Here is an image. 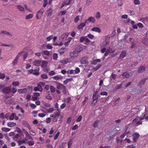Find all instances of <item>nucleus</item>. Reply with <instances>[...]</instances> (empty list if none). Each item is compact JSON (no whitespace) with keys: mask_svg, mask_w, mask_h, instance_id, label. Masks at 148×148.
<instances>
[{"mask_svg":"<svg viewBox=\"0 0 148 148\" xmlns=\"http://www.w3.org/2000/svg\"><path fill=\"white\" fill-rule=\"evenodd\" d=\"M143 110H141L137 112L138 116L142 120L144 119V117L147 114V112L148 111V107L143 106Z\"/></svg>","mask_w":148,"mask_h":148,"instance_id":"f257e3e1","label":"nucleus"},{"mask_svg":"<svg viewBox=\"0 0 148 148\" xmlns=\"http://www.w3.org/2000/svg\"><path fill=\"white\" fill-rule=\"evenodd\" d=\"M44 10L43 8H41L37 12L36 16L37 19H40L42 16Z\"/></svg>","mask_w":148,"mask_h":148,"instance_id":"f03ea898","label":"nucleus"},{"mask_svg":"<svg viewBox=\"0 0 148 148\" xmlns=\"http://www.w3.org/2000/svg\"><path fill=\"white\" fill-rule=\"evenodd\" d=\"M132 136L133 137L132 142L133 143H135L137 141V140L140 137V135L138 133L136 132L133 133L132 134Z\"/></svg>","mask_w":148,"mask_h":148,"instance_id":"7ed1b4c3","label":"nucleus"},{"mask_svg":"<svg viewBox=\"0 0 148 148\" xmlns=\"http://www.w3.org/2000/svg\"><path fill=\"white\" fill-rule=\"evenodd\" d=\"M11 87L7 86L3 89L2 92L5 94H8L11 92Z\"/></svg>","mask_w":148,"mask_h":148,"instance_id":"20e7f679","label":"nucleus"},{"mask_svg":"<svg viewBox=\"0 0 148 148\" xmlns=\"http://www.w3.org/2000/svg\"><path fill=\"white\" fill-rule=\"evenodd\" d=\"M88 57L87 56H84L80 60V62L81 64H85L88 63Z\"/></svg>","mask_w":148,"mask_h":148,"instance_id":"39448f33","label":"nucleus"},{"mask_svg":"<svg viewBox=\"0 0 148 148\" xmlns=\"http://www.w3.org/2000/svg\"><path fill=\"white\" fill-rule=\"evenodd\" d=\"M69 34L68 33H65L63 34L59 38V40L61 41L65 40L67 38Z\"/></svg>","mask_w":148,"mask_h":148,"instance_id":"423d86ee","label":"nucleus"},{"mask_svg":"<svg viewBox=\"0 0 148 148\" xmlns=\"http://www.w3.org/2000/svg\"><path fill=\"white\" fill-rule=\"evenodd\" d=\"M145 25H148V16L140 18L139 20Z\"/></svg>","mask_w":148,"mask_h":148,"instance_id":"0eeeda50","label":"nucleus"},{"mask_svg":"<svg viewBox=\"0 0 148 148\" xmlns=\"http://www.w3.org/2000/svg\"><path fill=\"white\" fill-rule=\"evenodd\" d=\"M78 54V52L75 50L73 52H70V55L71 58L74 59L77 56Z\"/></svg>","mask_w":148,"mask_h":148,"instance_id":"6e6552de","label":"nucleus"},{"mask_svg":"<svg viewBox=\"0 0 148 148\" xmlns=\"http://www.w3.org/2000/svg\"><path fill=\"white\" fill-rule=\"evenodd\" d=\"M57 88L58 89H62L64 90H65L66 89V87L64 85L59 83L57 84Z\"/></svg>","mask_w":148,"mask_h":148,"instance_id":"1a4fd4ad","label":"nucleus"},{"mask_svg":"<svg viewBox=\"0 0 148 148\" xmlns=\"http://www.w3.org/2000/svg\"><path fill=\"white\" fill-rule=\"evenodd\" d=\"M87 21V19H86L85 22L84 23L82 22L77 27V28L79 29H80L83 28L85 26L86 23V21Z\"/></svg>","mask_w":148,"mask_h":148,"instance_id":"9d476101","label":"nucleus"},{"mask_svg":"<svg viewBox=\"0 0 148 148\" xmlns=\"http://www.w3.org/2000/svg\"><path fill=\"white\" fill-rule=\"evenodd\" d=\"M41 61L40 60H35L33 62V65L36 66H39L41 64Z\"/></svg>","mask_w":148,"mask_h":148,"instance_id":"9b49d317","label":"nucleus"},{"mask_svg":"<svg viewBox=\"0 0 148 148\" xmlns=\"http://www.w3.org/2000/svg\"><path fill=\"white\" fill-rule=\"evenodd\" d=\"M39 70L40 69L39 67L38 66L36 67L34 69V72L33 74L36 75H38L39 74Z\"/></svg>","mask_w":148,"mask_h":148,"instance_id":"f8f14e48","label":"nucleus"},{"mask_svg":"<svg viewBox=\"0 0 148 148\" xmlns=\"http://www.w3.org/2000/svg\"><path fill=\"white\" fill-rule=\"evenodd\" d=\"M41 111L43 112V113H39L38 114V116L39 117H43L45 116L47 114V112H46L44 110H42Z\"/></svg>","mask_w":148,"mask_h":148,"instance_id":"ddd939ff","label":"nucleus"},{"mask_svg":"<svg viewBox=\"0 0 148 148\" xmlns=\"http://www.w3.org/2000/svg\"><path fill=\"white\" fill-rule=\"evenodd\" d=\"M27 91V89L26 88H24L19 89L18 90V92L19 93H25Z\"/></svg>","mask_w":148,"mask_h":148,"instance_id":"4468645a","label":"nucleus"},{"mask_svg":"<svg viewBox=\"0 0 148 148\" xmlns=\"http://www.w3.org/2000/svg\"><path fill=\"white\" fill-rule=\"evenodd\" d=\"M18 58L16 57L12 62V64L13 66H14L15 65L17 64L18 62Z\"/></svg>","mask_w":148,"mask_h":148,"instance_id":"2eb2a0df","label":"nucleus"},{"mask_svg":"<svg viewBox=\"0 0 148 148\" xmlns=\"http://www.w3.org/2000/svg\"><path fill=\"white\" fill-rule=\"evenodd\" d=\"M145 67L143 66H140L138 70V73H142L145 71Z\"/></svg>","mask_w":148,"mask_h":148,"instance_id":"dca6fc26","label":"nucleus"},{"mask_svg":"<svg viewBox=\"0 0 148 148\" xmlns=\"http://www.w3.org/2000/svg\"><path fill=\"white\" fill-rule=\"evenodd\" d=\"M127 53V51L125 50H123L121 51V53L119 57L120 58H123L125 56Z\"/></svg>","mask_w":148,"mask_h":148,"instance_id":"f3484780","label":"nucleus"},{"mask_svg":"<svg viewBox=\"0 0 148 148\" xmlns=\"http://www.w3.org/2000/svg\"><path fill=\"white\" fill-rule=\"evenodd\" d=\"M91 30L93 31H95L98 33H100L101 32V30L99 28L96 27H93Z\"/></svg>","mask_w":148,"mask_h":148,"instance_id":"a211bd4d","label":"nucleus"},{"mask_svg":"<svg viewBox=\"0 0 148 148\" xmlns=\"http://www.w3.org/2000/svg\"><path fill=\"white\" fill-rule=\"evenodd\" d=\"M83 50V48L81 46H79L77 47L75 51H76L77 52H78V54Z\"/></svg>","mask_w":148,"mask_h":148,"instance_id":"6ab92c4d","label":"nucleus"},{"mask_svg":"<svg viewBox=\"0 0 148 148\" xmlns=\"http://www.w3.org/2000/svg\"><path fill=\"white\" fill-rule=\"evenodd\" d=\"M88 20L89 22L94 23L95 21V19L94 17L92 16L88 18L87 21Z\"/></svg>","mask_w":148,"mask_h":148,"instance_id":"aec40b11","label":"nucleus"},{"mask_svg":"<svg viewBox=\"0 0 148 148\" xmlns=\"http://www.w3.org/2000/svg\"><path fill=\"white\" fill-rule=\"evenodd\" d=\"M0 34L2 36H3V34H6L8 35L12 36V35L6 31H2L1 32Z\"/></svg>","mask_w":148,"mask_h":148,"instance_id":"412c9836","label":"nucleus"},{"mask_svg":"<svg viewBox=\"0 0 148 148\" xmlns=\"http://www.w3.org/2000/svg\"><path fill=\"white\" fill-rule=\"evenodd\" d=\"M147 79V78H145L143 80H142L139 83L138 86L139 87H141L142 85H143L145 84V82L146 81Z\"/></svg>","mask_w":148,"mask_h":148,"instance_id":"4be33fe9","label":"nucleus"},{"mask_svg":"<svg viewBox=\"0 0 148 148\" xmlns=\"http://www.w3.org/2000/svg\"><path fill=\"white\" fill-rule=\"evenodd\" d=\"M73 80L72 78L67 79L63 81V83L64 84H66L69 82H70Z\"/></svg>","mask_w":148,"mask_h":148,"instance_id":"5701e85b","label":"nucleus"},{"mask_svg":"<svg viewBox=\"0 0 148 148\" xmlns=\"http://www.w3.org/2000/svg\"><path fill=\"white\" fill-rule=\"evenodd\" d=\"M25 135L26 137L28 138V139L33 140V138L30 135L28 132H25Z\"/></svg>","mask_w":148,"mask_h":148,"instance_id":"b1692460","label":"nucleus"},{"mask_svg":"<svg viewBox=\"0 0 148 148\" xmlns=\"http://www.w3.org/2000/svg\"><path fill=\"white\" fill-rule=\"evenodd\" d=\"M69 59L68 58H66L64 60L60 61V62L63 64H66L69 62Z\"/></svg>","mask_w":148,"mask_h":148,"instance_id":"393cba45","label":"nucleus"},{"mask_svg":"<svg viewBox=\"0 0 148 148\" xmlns=\"http://www.w3.org/2000/svg\"><path fill=\"white\" fill-rule=\"evenodd\" d=\"M16 124L15 123L13 122H9L8 123L7 125L9 127H12L15 126Z\"/></svg>","mask_w":148,"mask_h":148,"instance_id":"a878e982","label":"nucleus"},{"mask_svg":"<svg viewBox=\"0 0 148 148\" xmlns=\"http://www.w3.org/2000/svg\"><path fill=\"white\" fill-rule=\"evenodd\" d=\"M123 75L125 77L127 78L130 76V75L129 73L127 72H124L123 74Z\"/></svg>","mask_w":148,"mask_h":148,"instance_id":"bb28decb","label":"nucleus"},{"mask_svg":"<svg viewBox=\"0 0 148 148\" xmlns=\"http://www.w3.org/2000/svg\"><path fill=\"white\" fill-rule=\"evenodd\" d=\"M27 140V139L24 138L23 140L18 141V145H20L22 143H25Z\"/></svg>","mask_w":148,"mask_h":148,"instance_id":"cd10ccee","label":"nucleus"},{"mask_svg":"<svg viewBox=\"0 0 148 148\" xmlns=\"http://www.w3.org/2000/svg\"><path fill=\"white\" fill-rule=\"evenodd\" d=\"M1 130L5 132H8L10 131V129L5 127H3L1 128Z\"/></svg>","mask_w":148,"mask_h":148,"instance_id":"c85d7f7f","label":"nucleus"},{"mask_svg":"<svg viewBox=\"0 0 148 148\" xmlns=\"http://www.w3.org/2000/svg\"><path fill=\"white\" fill-rule=\"evenodd\" d=\"M19 83L17 81H14L12 83V85L14 87L18 86H19Z\"/></svg>","mask_w":148,"mask_h":148,"instance_id":"c756f323","label":"nucleus"},{"mask_svg":"<svg viewBox=\"0 0 148 148\" xmlns=\"http://www.w3.org/2000/svg\"><path fill=\"white\" fill-rule=\"evenodd\" d=\"M33 16V15L32 14H29L28 15H27L26 16L25 19L27 20L28 19H30L32 18Z\"/></svg>","mask_w":148,"mask_h":148,"instance_id":"7c9ffc66","label":"nucleus"},{"mask_svg":"<svg viewBox=\"0 0 148 148\" xmlns=\"http://www.w3.org/2000/svg\"><path fill=\"white\" fill-rule=\"evenodd\" d=\"M17 8L19 10L21 11H24V9L23 7L21 5H18L16 6Z\"/></svg>","mask_w":148,"mask_h":148,"instance_id":"2f4dec72","label":"nucleus"},{"mask_svg":"<svg viewBox=\"0 0 148 148\" xmlns=\"http://www.w3.org/2000/svg\"><path fill=\"white\" fill-rule=\"evenodd\" d=\"M47 62L46 61H42V64H41V67L42 68H44L46 66L47 64Z\"/></svg>","mask_w":148,"mask_h":148,"instance_id":"473e14b6","label":"nucleus"},{"mask_svg":"<svg viewBox=\"0 0 148 148\" xmlns=\"http://www.w3.org/2000/svg\"><path fill=\"white\" fill-rule=\"evenodd\" d=\"M99 122V121L98 120L95 121L93 124V126L94 127L96 128L97 127Z\"/></svg>","mask_w":148,"mask_h":148,"instance_id":"72a5a7b5","label":"nucleus"},{"mask_svg":"<svg viewBox=\"0 0 148 148\" xmlns=\"http://www.w3.org/2000/svg\"><path fill=\"white\" fill-rule=\"evenodd\" d=\"M46 111L47 113H51L53 112L54 109L53 108H49L48 109H47Z\"/></svg>","mask_w":148,"mask_h":148,"instance_id":"f704fd0d","label":"nucleus"},{"mask_svg":"<svg viewBox=\"0 0 148 148\" xmlns=\"http://www.w3.org/2000/svg\"><path fill=\"white\" fill-rule=\"evenodd\" d=\"M53 36L52 35H50L47 37L46 39V41L47 42L50 41L51 40L53 39Z\"/></svg>","mask_w":148,"mask_h":148,"instance_id":"c9c22d12","label":"nucleus"},{"mask_svg":"<svg viewBox=\"0 0 148 148\" xmlns=\"http://www.w3.org/2000/svg\"><path fill=\"white\" fill-rule=\"evenodd\" d=\"M73 143V140L71 139H70L68 143V148H69L72 145Z\"/></svg>","mask_w":148,"mask_h":148,"instance_id":"e433bc0d","label":"nucleus"},{"mask_svg":"<svg viewBox=\"0 0 148 148\" xmlns=\"http://www.w3.org/2000/svg\"><path fill=\"white\" fill-rule=\"evenodd\" d=\"M57 110V111L54 112L55 116H56V117L59 116L60 115V112L59 110H58V109Z\"/></svg>","mask_w":148,"mask_h":148,"instance_id":"4c0bfd02","label":"nucleus"},{"mask_svg":"<svg viewBox=\"0 0 148 148\" xmlns=\"http://www.w3.org/2000/svg\"><path fill=\"white\" fill-rule=\"evenodd\" d=\"M65 49V48H61L59 51V52L60 54H62L64 52V50Z\"/></svg>","mask_w":148,"mask_h":148,"instance_id":"58836bf2","label":"nucleus"},{"mask_svg":"<svg viewBox=\"0 0 148 148\" xmlns=\"http://www.w3.org/2000/svg\"><path fill=\"white\" fill-rule=\"evenodd\" d=\"M127 11L128 13L130 14V15H133L135 14V11L128 10H127Z\"/></svg>","mask_w":148,"mask_h":148,"instance_id":"ea45409f","label":"nucleus"},{"mask_svg":"<svg viewBox=\"0 0 148 148\" xmlns=\"http://www.w3.org/2000/svg\"><path fill=\"white\" fill-rule=\"evenodd\" d=\"M74 71L75 74L79 73L80 71V70L79 69L78 67H76L75 69L74 70Z\"/></svg>","mask_w":148,"mask_h":148,"instance_id":"a19ab883","label":"nucleus"},{"mask_svg":"<svg viewBox=\"0 0 148 148\" xmlns=\"http://www.w3.org/2000/svg\"><path fill=\"white\" fill-rule=\"evenodd\" d=\"M50 90L51 92H54L55 91V87L53 86H51L50 87Z\"/></svg>","mask_w":148,"mask_h":148,"instance_id":"79ce46f5","label":"nucleus"},{"mask_svg":"<svg viewBox=\"0 0 148 148\" xmlns=\"http://www.w3.org/2000/svg\"><path fill=\"white\" fill-rule=\"evenodd\" d=\"M92 97L94 98V101H95L96 100H97L99 98V95H98L93 94Z\"/></svg>","mask_w":148,"mask_h":148,"instance_id":"37998d69","label":"nucleus"},{"mask_svg":"<svg viewBox=\"0 0 148 148\" xmlns=\"http://www.w3.org/2000/svg\"><path fill=\"white\" fill-rule=\"evenodd\" d=\"M52 9L51 8H49L48 10H47V12L48 14V16H50L52 14Z\"/></svg>","mask_w":148,"mask_h":148,"instance_id":"c03bdc74","label":"nucleus"},{"mask_svg":"<svg viewBox=\"0 0 148 148\" xmlns=\"http://www.w3.org/2000/svg\"><path fill=\"white\" fill-rule=\"evenodd\" d=\"M58 57L57 54L56 53H54L53 54V59L55 60H56Z\"/></svg>","mask_w":148,"mask_h":148,"instance_id":"a18cd8bd","label":"nucleus"},{"mask_svg":"<svg viewBox=\"0 0 148 148\" xmlns=\"http://www.w3.org/2000/svg\"><path fill=\"white\" fill-rule=\"evenodd\" d=\"M24 53V54L23 55V60L24 61L26 59L27 57L28 54L25 51L24 53Z\"/></svg>","mask_w":148,"mask_h":148,"instance_id":"49530a36","label":"nucleus"},{"mask_svg":"<svg viewBox=\"0 0 148 148\" xmlns=\"http://www.w3.org/2000/svg\"><path fill=\"white\" fill-rule=\"evenodd\" d=\"M101 65L100 64H99L95 67L93 69L95 71H96L99 69L101 67Z\"/></svg>","mask_w":148,"mask_h":148,"instance_id":"de8ad7c7","label":"nucleus"},{"mask_svg":"<svg viewBox=\"0 0 148 148\" xmlns=\"http://www.w3.org/2000/svg\"><path fill=\"white\" fill-rule=\"evenodd\" d=\"M27 143L29 146H33L34 144V141L31 140L28 141Z\"/></svg>","mask_w":148,"mask_h":148,"instance_id":"09e8293b","label":"nucleus"},{"mask_svg":"<svg viewBox=\"0 0 148 148\" xmlns=\"http://www.w3.org/2000/svg\"><path fill=\"white\" fill-rule=\"evenodd\" d=\"M45 98L46 99L49 100H51L52 99V97L50 96V94H48L47 95H46Z\"/></svg>","mask_w":148,"mask_h":148,"instance_id":"8fccbe9b","label":"nucleus"},{"mask_svg":"<svg viewBox=\"0 0 148 148\" xmlns=\"http://www.w3.org/2000/svg\"><path fill=\"white\" fill-rule=\"evenodd\" d=\"M24 53V51H23L19 52L18 55L16 57L19 59V58L21 56L22 54Z\"/></svg>","mask_w":148,"mask_h":148,"instance_id":"3c124183","label":"nucleus"},{"mask_svg":"<svg viewBox=\"0 0 148 148\" xmlns=\"http://www.w3.org/2000/svg\"><path fill=\"white\" fill-rule=\"evenodd\" d=\"M41 77L42 79H46L48 78V77L46 74H42L41 75Z\"/></svg>","mask_w":148,"mask_h":148,"instance_id":"603ef678","label":"nucleus"},{"mask_svg":"<svg viewBox=\"0 0 148 148\" xmlns=\"http://www.w3.org/2000/svg\"><path fill=\"white\" fill-rule=\"evenodd\" d=\"M95 17L97 19H99L101 17L100 13L99 12H97L96 14Z\"/></svg>","mask_w":148,"mask_h":148,"instance_id":"864d4df0","label":"nucleus"},{"mask_svg":"<svg viewBox=\"0 0 148 148\" xmlns=\"http://www.w3.org/2000/svg\"><path fill=\"white\" fill-rule=\"evenodd\" d=\"M79 16H77L74 19V22L75 23H77L79 20Z\"/></svg>","mask_w":148,"mask_h":148,"instance_id":"5fc2aeb1","label":"nucleus"},{"mask_svg":"<svg viewBox=\"0 0 148 148\" xmlns=\"http://www.w3.org/2000/svg\"><path fill=\"white\" fill-rule=\"evenodd\" d=\"M14 116L15 114L12 113L10 116L9 119L11 120H12L14 119Z\"/></svg>","mask_w":148,"mask_h":148,"instance_id":"6e6d98bb","label":"nucleus"},{"mask_svg":"<svg viewBox=\"0 0 148 148\" xmlns=\"http://www.w3.org/2000/svg\"><path fill=\"white\" fill-rule=\"evenodd\" d=\"M48 3V1L47 0H44L43 4V6L44 8H45Z\"/></svg>","mask_w":148,"mask_h":148,"instance_id":"4d7b16f0","label":"nucleus"},{"mask_svg":"<svg viewBox=\"0 0 148 148\" xmlns=\"http://www.w3.org/2000/svg\"><path fill=\"white\" fill-rule=\"evenodd\" d=\"M82 118V117L81 115L79 116L77 119L76 120V122H80L81 121Z\"/></svg>","mask_w":148,"mask_h":148,"instance_id":"13d9d810","label":"nucleus"},{"mask_svg":"<svg viewBox=\"0 0 148 148\" xmlns=\"http://www.w3.org/2000/svg\"><path fill=\"white\" fill-rule=\"evenodd\" d=\"M60 134V132H58L56 133V135L54 136V140H56L58 138V137Z\"/></svg>","mask_w":148,"mask_h":148,"instance_id":"bf43d9fd","label":"nucleus"},{"mask_svg":"<svg viewBox=\"0 0 148 148\" xmlns=\"http://www.w3.org/2000/svg\"><path fill=\"white\" fill-rule=\"evenodd\" d=\"M44 105L45 107H50L51 106L50 104L48 103H45Z\"/></svg>","mask_w":148,"mask_h":148,"instance_id":"052dcab7","label":"nucleus"},{"mask_svg":"<svg viewBox=\"0 0 148 148\" xmlns=\"http://www.w3.org/2000/svg\"><path fill=\"white\" fill-rule=\"evenodd\" d=\"M138 26L140 28H143L144 27V26L143 24L140 23H138L137 24Z\"/></svg>","mask_w":148,"mask_h":148,"instance_id":"680f3d73","label":"nucleus"},{"mask_svg":"<svg viewBox=\"0 0 148 148\" xmlns=\"http://www.w3.org/2000/svg\"><path fill=\"white\" fill-rule=\"evenodd\" d=\"M38 83L41 86L42 88L43 87L45 86V83L43 82H39Z\"/></svg>","mask_w":148,"mask_h":148,"instance_id":"e2e57ef3","label":"nucleus"},{"mask_svg":"<svg viewBox=\"0 0 148 148\" xmlns=\"http://www.w3.org/2000/svg\"><path fill=\"white\" fill-rule=\"evenodd\" d=\"M53 78L55 80H58L60 78V76L59 75H57L53 77Z\"/></svg>","mask_w":148,"mask_h":148,"instance_id":"0e129e2a","label":"nucleus"},{"mask_svg":"<svg viewBox=\"0 0 148 148\" xmlns=\"http://www.w3.org/2000/svg\"><path fill=\"white\" fill-rule=\"evenodd\" d=\"M72 118L71 117H69L67 119L66 123L68 124H69L71 122Z\"/></svg>","mask_w":148,"mask_h":148,"instance_id":"69168bd1","label":"nucleus"},{"mask_svg":"<svg viewBox=\"0 0 148 148\" xmlns=\"http://www.w3.org/2000/svg\"><path fill=\"white\" fill-rule=\"evenodd\" d=\"M108 93L106 91L102 92L100 93V95H108Z\"/></svg>","mask_w":148,"mask_h":148,"instance_id":"338daca9","label":"nucleus"},{"mask_svg":"<svg viewBox=\"0 0 148 148\" xmlns=\"http://www.w3.org/2000/svg\"><path fill=\"white\" fill-rule=\"evenodd\" d=\"M30 107L32 109H34L36 107V105L34 103H31L30 104Z\"/></svg>","mask_w":148,"mask_h":148,"instance_id":"774afa93","label":"nucleus"}]
</instances>
